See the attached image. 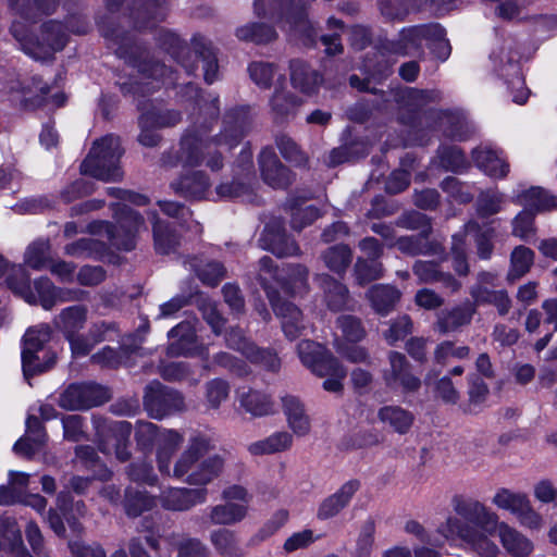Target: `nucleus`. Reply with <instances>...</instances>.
Wrapping results in <instances>:
<instances>
[{"instance_id":"f257e3e1","label":"nucleus","mask_w":557,"mask_h":557,"mask_svg":"<svg viewBox=\"0 0 557 557\" xmlns=\"http://www.w3.org/2000/svg\"><path fill=\"white\" fill-rule=\"evenodd\" d=\"M451 506L459 517L448 515L437 528V533L445 540H460L475 557H499L500 548L492 539L496 533L510 557H529L532 554V541L507 522L500 521L499 516L482 502L456 495Z\"/></svg>"},{"instance_id":"f03ea898","label":"nucleus","mask_w":557,"mask_h":557,"mask_svg":"<svg viewBox=\"0 0 557 557\" xmlns=\"http://www.w3.org/2000/svg\"><path fill=\"white\" fill-rule=\"evenodd\" d=\"M9 7L16 15L11 33L26 54L35 60L46 61L63 49L66 34L59 22H47L42 24L38 34H29L30 20L36 17L37 13L49 14L55 7V0H9Z\"/></svg>"},{"instance_id":"7ed1b4c3","label":"nucleus","mask_w":557,"mask_h":557,"mask_svg":"<svg viewBox=\"0 0 557 557\" xmlns=\"http://www.w3.org/2000/svg\"><path fill=\"white\" fill-rule=\"evenodd\" d=\"M308 271L301 265L288 270L283 276L273 265L270 257L260 259L259 280L264 287L275 314L281 319L282 329L286 337L295 339L298 337L306 324L300 310L293 304L281 300L277 287L286 293L300 294L306 289Z\"/></svg>"},{"instance_id":"20e7f679","label":"nucleus","mask_w":557,"mask_h":557,"mask_svg":"<svg viewBox=\"0 0 557 557\" xmlns=\"http://www.w3.org/2000/svg\"><path fill=\"white\" fill-rule=\"evenodd\" d=\"M211 123L195 122L181 140L177 163L183 168H195L206 163L212 171L223 165L222 150L231 149L239 141L242 134L238 129L225 131L219 139L209 137Z\"/></svg>"},{"instance_id":"39448f33","label":"nucleus","mask_w":557,"mask_h":557,"mask_svg":"<svg viewBox=\"0 0 557 557\" xmlns=\"http://www.w3.org/2000/svg\"><path fill=\"white\" fill-rule=\"evenodd\" d=\"M212 448L211 441L203 435L193 436L175 461L171 476L183 479L185 483L205 486L222 472L224 460L219 455H206Z\"/></svg>"},{"instance_id":"423d86ee","label":"nucleus","mask_w":557,"mask_h":557,"mask_svg":"<svg viewBox=\"0 0 557 557\" xmlns=\"http://www.w3.org/2000/svg\"><path fill=\"white\" fill-rule=\"evenodd\" d=\"M8 287L18 297L28 304H37L49 310L59 302L78 300L83 292L78 289L58 288L48 277H40L34 282L21 264L13 265L7 277Z\"/></svg>"},{"instance_id":"0eeeda50","label":"nucleus","mask_w":557,"mask_h":557,"mask_svg":"<svg viewBox=\"0 0 557 557\" xmlns=\"http://www.w3.org/2000/svg\"><path fill=\"white\" fill-rule=\"evenodd\" d=\"M305 0H256L255 12L277 23L289 25V32L306 37L305 44L313 41L314 28L305 13Z\"/></svg>"},{"instance_id":"6e6552de","label":"nucleus","mask_w":557,"mask_h":557,"mask_svg":"<svg viewBox=\"0 0 557 557\" xmlns=\"http://www.w3.org/2000/svg\"><path fill=\"white\" fill-rule=\"evenodd\" d=\"M298 356L305 367L318 376H326L323 388L326 392L339 393L346 370L322 345L304 341L298 345Z\"/></svg>"},{"instance_id":"1a4fd4ad","label":"nucleus","mask_w":557,"mask_h":557,"mask_svg":"<svg viewBox=\"0 0 557 557\" xmlns=\"http://www.w3.org/2000/svg\"><path fill=\"white\" fill-rule=\"evenodd\" d=\"M122 156L120 139L107 135L95 141L90 152L81 165L82 173L101 181L122 177L119 160Z\"/></svg>"},{"instance_id":"9d476101","label":"nucleus","mask_w":557,"mask_h":557,"mask_svg":"<svg viewBox=\"0 0 557 557\" xmlns=\"http://www.w3.org/2000/svg\"><path fill=\"white\" fill-rule=\"evenodd\" d=\"M50 336V327L44 324L26 331L22 346V369L26 379L42 373L54 366L57 355L47 346Z\"/></svg>"},{"instance_id":"9b49d317","label":"nucleus","mask_w":557,"mask_h":557,"mask_svg":"<svg viewBox=\"0 0 557 557\" xmlns=\"http://www.w3.org/2000/svg\"><path fill=\"white\" fill-rule=\"evenodd\" d=\"M115 219L116 226L109 222H96L91 225V232L106 235L108 240L119 249L131 250L135 246V233L144 225V220L126 205H119Z\"/></svg>"},{"instance_id":"f8f14e48","label":"nucleus","mask_w":557,"mask_h":557,"mask_svg":"<svg viewBox=\"0 0 557 557\" xmlns=\"http://www.w3.org/2000/svg\"><path fill=\"white\" fill-rule=\"evenodd\" d=\"M136 437L138 443L146 445L157 440V463L161 473L170 474V466L174 453L183 443V436L173 430H165L158 433L156 424L140 422L137 425Z\"/></svg>"},{"instance_id":"ddd939ff","label":"nucleus","mask_w":557,"mask_h":557,"mask_svg":"<svg viewBox=\"0 0 557 557\" xmlns=\"http://www.w3.org/2000/svg\"><path fill=\"white\" fill-rule=\"evenodd\" d=\"M108 399V392L95 383L70 385L60 396L59 404L67 410H81L99 406Z\"/></svg>"},{"instance_id":"4468645a","label":"nucleus","mask_w":557,"mask_h":557,"mask_svg":"<svg viewBox=\"0 0 557 557\" xmlns=\"http://www.w3.org/2000/svg\"><path fill=\"white\" fill-rule=\"evenodd\" d=\"M144 405L149 414L154 419H162L170 412L184 408L181 394L165 389L159 382H151L147 385Z\"/></svg>"},{"instance_id":"2eb2a0df","label":"nucleus","mask_w":557,"mask_h":557,"mask_svg":"<svg viewBox=\"0 0 557 557\" xmlns=\"http://www.w3.org/2000/svg\"><path fill=\"white\" fill-rule=\"evenodd\" d=\"M98 434L102 437L101 450L110 454L114 449L119 460H127L129 453L127 449V441L132 432V425L127 421H114L110 424H103L97 428Z\"/></svg>"},{"instance_id":"dca6fc26","label":"nucleus","mask_w":557,"mask_h":557,"mask_svg":"<svg viewBox=\"0 0 557 557\" xmlns=\"http://www.w3.org/2000/svg\"><path fill=\"white\" fill-rule=\"evenodd\" d=\"M389 370L384 373L386 385L392 388H400L405 393H411L419 389L421 381L411 373L410 364L404 355L399 352L389 354Z\"/></svg>"},{"instance_id":"f3484780","label":"nucleus","mask_w":557,"mask_h":557,"mask_svg":"<svg viewBox=\"0 0 557 557\" xmlns=\"http://www.w3.org/2000/svg\"><path fill=\"white\" fill-rule=\"evenodd\" d=\"M282 411L293 437H305L311 432V418L305 404L294 395H284L281 398Z\"/></svg>"},{"instance_id":"a211bd4d","label":"nucleus","mask_w":557,"mask_h":557,"mask_svg":"<svg viewBox=\"0 0 557 557\" xmlns=\"http://www.w3.org/2000/svg\"><path fill=\"white\" fill-rule=\"evenodd\" d=\"M227 345L240 351L252 362L262 364L264 368L275 371L280 368V359L270 350H261L250 343L246 337L243 336L239 330L232 329L227 332L226 336Z\"/></svg>"},{"instance_id":"6ab92c4d","label":"nucleus","mask_w":557,"mask_h":557,"mask_svg":"<svg viewBox=\"0 0 557 557\" xmlns=\"http://www.w3.org/2000/svg\"><path fill=\"white\" fill-rule=\"evenodd\" d=\"M162 507L166 510H188L207 500L206 488L171 487L162 492L160 496Z\"/></svg>"},{"instance_id":"aec40b11","label":"nucleus","mask_w":557,"mask_h":557,"mask_svg":"<svg viewBox=\"0 0 557 557\" xmlns=\"http://www.w3.org/2000/svg\"><path fill=\"white\" fill-rule=\"evenodd\" d=\"M472 158L475 165L493 178H503L509 172V164L500 151L488 147L473 150Z\"/></svg>"},{"instance_id":"412c9836","label":"nucleus","mask_w":557,"mask_h":557,"mask_svg":"<svg viewBox=\"0 0 557 557\" xmlns=\"http://www.w3.org/2000/svg\"><path fill=\"white\" fill-rule=\"evenodd\" d=\"M442 27L438 25H421L404 28L399 34V40L395 51L403 54L411 53L418 50L423 41H428L431 36H441Z\"/></svg>"},{"instance_id":"4be33fe9","label":"nucleus","mask_w":557,"mask_h":557,"mask_svg":"<svg viewBox=\"0 0 557 557\" xmlns=\"http://www.w3.org/2000/svg\"><path fill=\"white\" fill-rule=\"evenodd\" d=\"M359 488L360 482L358 480H349L345 482L334 494L321 503L318 510V517L321 519H327L336 516L350 503Z\"/></svg>"},{"instance_id":"5701e85b","label":"nucleus","mask_w":557,"mask_h":557,"mask_svg":"<svg viewBox=\"0 0 557 557\" xmlns=\"http://www.w3.org/2000/svg\"><path fill=\"white\" fill-rule=\"evenodd\" d=\"M259 162L262 177L270 186L281 188L290 183L288 170L280 163L273 150L263 149Z\"/></svg>"},{"instance_id":"b1692460","label":"nucleus","mask_w":557,"mask_h":557,"mask_svg":"<svg viewBox=\"0 0 557 557\" xmlns=\"http://www.w3.org/2000/svg\"><path fill=\"white\" fill-rule=\"evenodd\" d=\"M294 438L292 433L285 430L276 431L269 436L255 441L247 446L251 456H264L281 454L293 447Z\"/></svg>"},{"instance_id":"393cba45","label":"nucleus","mask_w":557,"mask_h":557,"mask_svg":"<svg viewBox=\"0 0 557 557\" xmlns=\"http://www.w3.org/2000/svg\"><path fill=\"white\" fill-rule=\"evenodd\" d=\"M169 337L172 339L170 345V352L172 355H196L201 354L202 348L199 349L195 345L196 329L190 322H182L169 332Z\"/></svg>"},{"instance_id":"a878e982","label":"nucleus","mask_w":557,"mask_h":557,"mask_svg":"<svg viewBox=\"0 0 557 557\" xmlns=\"http://www.w3.org/2000/svg\"><path fill=\"white\" fill-rule=\"evenodd\" d=\"M377 418L381 423L398 434H406L414 422V414L395 405L383 406L377 411Z\"/></svg>"},{"instance_id":"bb28decb","label":"nucleus","mask_w":557,"mask_h":557,"mask_svg":"<svg viewBox=\"0 0 557 557\" xmlns=\"http://www.w3.org/2000/svg\"><path fill=\"white\" fill-rule=\"evenodd\" d=\"M260 242L262 248L272 251L278 257L294 256L298 252L296 243L280 227L267 225Z\"/></svg>"},{"instance_id":"cd10ccee","label":"nucleus","mask_w":557,"mask_h":557,"mask_svg":"<svg viewBox=\"0 0 557 557\" xmlns=\"http://www.w3.org/2000/svg\"><path fill=\"white\" fill-rule=\"evenodd\" d=\"M46 433L36 418L27 420V434L13 446L15 454L30 457L40 451L46 443Z\"/></svg>"},{"instance_id":"c85d7f7f","label":"nucleus","mask_w":557,"mask_h":557,"mask_svg":"<svg viewBox=\"0 0 557 557\" xmlns=\"http://www.w3.org/2000/svg\"><path fill=\"white\" fill-rule=\"evenodd\" d=\"M180 120L181 115L176 111H166L164 113L158 114L157 116L150 113L143 114L139 121L143 127L139 135L140 144L147 147H153L159 143V136L154 132L147 129V126H172L175 125Z\"/></svg>"},{"instance_id":"c756f323","label":"nucleus","mask_w":557,"mask_h":557,"mask_svg":"<svg viewBox=\"0 0 557 557\" xmlns=\"http://www.w3.org/2000/svg\"><path fill=\"white\" fill-rule=\"evenodd\" d=\"M209 185L208 177L201 171H195L181 176L172 187L186 198L201 199L206 197Z\"/></svg>"},{"instance_id":"7c9ffc66","label":"nucleus","mask_w":557,"mask_h":557,"mask_svg":"<svg viewBox=\"0 0 557 557\" xmlns=\"http://www.w3.org/2000/svg\"><path fill=\"white\" fill-rule=\"evenodd\" d=\"M499 66L500 75L506 77L508 87L511 89L513 102L518 104L525 103L529 90L524 86V79L518 63L508 59L507 63L503 64V58H500Z\"/></svg>"},{"instance_id":"2f4dec72","label":"nucleus","mask_w":557,"mask_h":557,"mask_svg":"<svg viewBox=\"0 0 557 557\" xmlns=\"http://www.w3.org/2000/svg\"><path fill=\"white\" fill-rule=\"evenodd\" d=\"M290 79L294 88L308 95L315 91L321 82L318 73L300 60L290 63Z\"/></svg>"},{"instance_id":"473e14b6","label":"nucleus","mask_w":557,"mask_h":557,"mask_svg":"<svg viewBox=\"0 0 557 557\" xmlns=\"http://www.w3.org/2000/svg\"><path fill=\"white\" fill-rule=\"evenodd\" d=\"M248 513L247 505L225 502L210 509V521L219 525H233L243 521Z\"/></svg>"},{"instance_id":"72a5a7b5","label":"nucleus","mask_w":557,"mask_h":557,"mask_svg":"<svg viewBox=\"0 0 557 557\" xmlns=\"http://www.w3.org/2000/svg\"><path fill=\"white\" fill-rule=\"evenodd\" d=\"M517 202L528 211H544L557 207V198L540 187H531L517 196Z\"/></svg>"},{"instance_id":"f704fd0d","label":"nucleus","mask_w":557,"mask_h":557,"mask_svg":"<svg viewBox=\"0 0 557 557\" xmlns=\"http://www.w3.org/2000/svg\"><path fill=\"white\" fill-rule=\"evenodd\" d=\"M87 310L82 306H72L65 308L55 318L54 323L60 329L66 338L75 336L86 322Z\"/></svg>"},{"instance_id":"c9c22d12","label":"nucleus","mask_w":557,"mask_h":557,"mask_svg":"<svg viewBox=\"0 0 557 557\" xmlns=\"http://www.w3.org/2000/svg\"><path fill=\"white\" fill-rule=\"evenodd\" d=\"M239 404L253 417H264L274 412V404L270 396L258 391L242 393Z\"/></svg>"},{"instance_id":"e433bc0d","label":"nucleus","mask_w":557,"mask_h":557,"mask_svg":"<svg viewBox=\"0 0 557 557\" xmlns=\"http://www.w3.org/2000/svg\"><path fill=\"white\" fill-rule=\"evenodd\" d=\"M111 327L109 325L96 324L90 330L88 337L76 335L69 337L67 341L70 342L72 354L75 357L87 355L97 343L109 339L107 333H109Z\"/></svg>"},{"instance_id":"4c0bfd02","label":"nucleus","mask_w":557,"mask_h":557,"mask_svg":"<svg viewBox=\"0 0 557 557\" xmlns=\"http://www.w3.org/2000/svg\"><path fill=\"white\" fill-rule=\"evenodd\" d=\"M368 298L377 313L386 314L399 300L400 292L389 285H375L368 292Z\"/></svg>"},{"instance_id":"58836bf2","label":"nucleus","mask_w":557,"mask_h":557,"mask_svg":"<svg viewBox=\"0 0 557 557\" xmlns=\"http://www.w3.org/2000/svg\"><path fill=\"white\" fill-rule=\"evenodd\" d=\"M319 281L324 289L325 300L330 309L339 310L347 305L348 290L343 284L332 280L329 275L319 276Z\"/></svg>"},{"instance_id":"ea45409f","label":"nucleus","mask_w":557,"mask_h":557,"mask_svg":"<svg viewBox=\"0 0 557 557\" xmlns=\"http://www.w3.org/2000/svg\"><path fill=\"white\" fill-rule=\"evenodd\" d=\"M473 308L470 305H465L454 310L442 313L438 317L437 329L441 333H448L457 330L458 327L468 324L473 315Z\"/></svg>"},{"instance_id":"a19ab883","label":"nucleus","mask_w":557,"mask_h":557,"mask_svg":"<svg viewBox=\"0 0 557 557\" xmlns=\"http://www.w3.org/2000/svg\"><path fill=\"white\" fill-rule=\"evenodd\" d=\"M270 103L275 119L283 120L296 113L301 100L288 91L276 89Z\"/></svg>"},{"instance_id":"79ce46f5","label":"nucleus","mask_w":557,"mask_h":557,"mask_svg":"<svg viewBox=\"0 0 557 557\" xmlns=\"http://www.w3.org/2000/svg\"><path fill=\"white\" fill-rule=\"evenodd\" d=\"M528 499L529 497L524 493L500 487L493 495L492 504L498 509L509 511L511 515L516 516Z\"/></svg>"},{"instance_id":"37998d69","label":"nucleus","mask_w":557,"mask_h":557,"mask_svg":"<svg viewBox=\"0 0 557 557\" xmlns=\"http://www.w3.org/2000/svg\"><path fill=\"white\" fill-rule=\"evenodd\" d=\"M166 541L177 548L178 557H208L209 555L207 547L197 539L173 533L166 537Z\"/></svg>"},{"instance_id":"c03bdc74","label":"nucleus","mask_w":557,"mask_h":557,"mask_svg":"<svg viewBox=\"0 0 557 557\" xmlns=\"http://www.w3.org/2000/svg\"><path fill=\"white\" fill-rule=\"evenodd\" d=\"M236 37L240 40L265 44L276 38V32L263 23H250L238 27Z\"/></svg>"},{"instance_id":"a18cd8bd","label":"nucleus","mask_w":557,"mask_h":557,"mask_svg":"<svg viewBox=\"0 0 557 557\" xmlns=\"http://www.w3.org/2000/svg\"><path fill=\"white\" fill-rule=\"evenodd\" d=\"M51 248L47 240H38L30 244L24 255V262L34 270L48 267L51 261Z\"/></svg>"},{"instance_id":"49530a36","label":"nucleus","mask_w":557,"mask_h":557,"mask_svg":"<svg viewBox=\"0 0 557 557\" xmlns=\"http://www.w3.org/2000/svg\"><path fill=\"white\" fill-rule=\"evenodd\" d=\"M534 262V252L525 246H517L510 256L509 277L515 280L524 275Z\"/></svg>"},{"instance_id":"de8ad7c7","label":"nucleus","mask_w":557,"mask_h":557,"mask_svg":"<svg viewBox=\"0 0 557 557\" xmlns=\"http://www.w3.org/2000/svg\"><path fill=\"white\" fill-rule=\"evenodd\" d=\"M463 238L468 235L474 237L478 247V255L482 259H488L492 255L493 245L492 238L494 231L492 227H486L484 231H480L479 226L474 222H470L466 225L465 233H461Z\"/></svg>"},{"instance_id":"09e8293b","label":"nucleus","mask_w":557,"mask_h":557,"mask_svg":"<svg viewBox=\"0 0 557 557\" xmlns=\"http://www.w3.org/2000/svg\"><path fill=\"white\" fill-rule=\"evenodd\" d=\"M190 269L195 270L198 277L207 285H216L224 275V268L215 261H208L203 264L202 260L194 259L190 262Z\"/></svg>"},{"instance_id":"8fccbe9b","label":"nucleus","mask_w":557,"mask_h":557,"mask_svg":"<svg viewBox=\"0 0 557 557\" xmlns=\"http://www.w3.org/2000/svg\"><path fill=\"white\" fill-rule=\"evenodd\" d=\"M156 506V499L146 493L136 492L132 493L131 490L126 491L124 508L129 517H138L145 511L151 510Z\"/></svg>"},{"instance_id":"3c124183","label":"nucleus","mask_w":557,"mask_h":557,"mask_svg":"<svg viewBox=\"0 0 557 557\" xmlns=\"http://www.w3.org/2000/svg\"><path fill=\"white\" fill-rule=\"evenodd\" d=\"M149 218L153 222V236L156 249L160 253H169L177 245L176 236L169 231L168 226L156 220V213H151Z\"/></svg>"},{"instance_id":"603ef678","label":"nucleus","mask_w":557,"mask_h":557,"mask_svg":"<svg viewBox=\"0 0 557 557\" xmlns=\"http://www.w3.org/2000/svg\"><path fill=\"white\" fill-rule=\"evenodd\" d=\"M472 296L476 302L494 304L500 314H505L509 310L510 300L505 290H488L485 287L479 286L473 289Z\"/></svg>"},{"instance_id":"864d4df0","label":"nucleus","mask_w":557,"mask_h":557,"mask_svg":"<svg viewBox=\"0 0 557 557\" xmlns=\"http://www.w3.org/2000/svg\"><path fill=\"white\" fill-rule=\"evenodd\" d=\"M248 71L251 79L261 88H269L275 76H282V74L277 73V69L273 63L262 61L252 62Z\"/></svg>"},{"instance_id":"5fc2aeb1","label":"nucleus","mask_w":557,"mask_h":557,"mask_svg":"<svg viewBox=\"0 0 557 557\" xmlns=\"http://www.w3.org/2000/svg\"><path fill=\"white\" fill-rule=\"evenodd\" d=\"M323 260L330 270L339 273L349 265L351 252L347 246H334L324 253Z\"/></svg>"},{"instance_id":"6e6d98bb","label":"nucleus","mask_w":557,"mask_h":557,"mask_svg":"<svg viewBox=\"0 0 557 557\" xmlns=\"http://www.w3.org/2000/svg\"><path fill=\"white\" fill-rule=\"evenodd\" d=\"M76 458L79 463L86 468L92 469L95 475L99 480H107L110 478L111 472L98 461V456L95 449L90 446H81L76 449Z\"/></svg>"},{"instance_id":"4d7b16f0","label":"nucleus","mask_w":557,"mask_h":557,"mask_svg":"<svg viewBox=\"0 0 557 557\" xmlns=\"http://www.w3.org/2000/svg\"><path fill=\"white\" fill-rule=\"evenodd\" d=\"M535 234L534 213L522 210L512 220V235L521 240H530L535 237Z\"/></svg>"},{"instance_id":"13d9d810","label":"nucleus","mask_w":557,"mask_h":557,"mask_svg":"<svg viewBox=\"0 0 557 557\" xmlns=\"http://www.w3.org/2000/svg\"><path fill=\"white\" fill-rule=\"evenodd\" d=\"M210 541L214 548L225 557H231L236 553V536L231 530H214L210 535Z\"/></svg>"},{"instance_id":"bf43d9fd","label":"nucleus","mask_w":557,"mask_h":557,"mask_svg":"<svg viewBox=\"0 0 557 557\" xmlns=\"http://www.w3.org/2000/svg\"><path fill=\"white\" fill-rule=\"evenodd\" d=\"M338 327L342 332V339L335 342L356 343L363 338L364 331L360 321L350 315H344L338 319Z\"/></svg>"},{"instance_id":"052dcab7","label":"nucleus","mask_w":557,"mask_h":557,"mask_svg":"<svg viewBox=\"0 0 557 557\" xmlns=\"http://www.w3.org/2000/svg\"><path fill=\"white\" fill-rule=\"evenodd\" d=\"M356 280L359 285H364L371 281L377 280L383 274L381 263L376 260L358 259L355 267Z\"/></svg>"},{"instance_id":"680f3d73","label":"nucleus","mask_w":557,"mask_h":557,"mask_svg":"<svg viewBox=\"0 0 557 557\" xmlns=\"http://www.w3.org/2000/svg\"><path fill=\"white\" fill-rule=\"evenodd\" d=\"M10 548L16 557H30V555L24 549L21 540V533L15 525V522H9L5 525L3 534V542L0 541V548Z\"/></svg>"},{"instance_id":"e2e57ef3","label":"nucleus","mask_w":557,"mask_h":557,"mask_svg":"<svg viewBox=\"0 0 557 557\" xmlns=\"http://www.w3.org/2000/svg\"><path fill=\"white\" fill-rule=\"evenodd\" d=\"M103 245L92 238H82L65 247V252L73 257H96L102 251Z\"/></svg>"},{"instance_id":"0e129e2a","label":"nucleus","mask_w":557,"mask_h":557,"mask_svg":"<svg viewBox=\"0 0 557 557\" xmlns=\"http://www.w3.org/2000/svg\"><path fill=\"white\" fill-rule=\"evenodd\" d=\"M469 355V348L467 346L456 347L450 342H444L440 344L435 350V360L437 363L445 366L451 359H463Z\"/></svg>"},{"instance_id":"69168bd1","label":"nucleus","mask_w":557,"mask_h":557,"mask_svg":"<svg viewBox=\"0 0 557 557\" xmlns=\"http://www.w3.org/2000/svg\"><path fill=\"white\" fill-rule=\"evenodd\" d=\"M228 385L222 380H213L207 384L206 398L208 407L218 409L228 396Z\"/></svg>"},{"instance_id":"338daca9","label":"nucleus","mask_w":557,"mask_h":557,"mask_svg":"<svg viewBox=\"0 0 557 557\" xmlns=\"http://www.w3.org/2000/svg\"><path fill=\"white\" fill-rule=\"evenodd\" d=\"M515 517L522 527L530 530H540L544 524L542 515L533 508L530 499L523 504Z\"/></svg>"},{"instance_id":"774afa93","label":"nucleus","mask_w":557,"mask_h":557,"mask_svg":"<svg viewBox=\"0 0 557 557\" xmlns=\"http://www.w3.org/2000/svg\"><path fill=\"white\" fill-rule=\"evenodd\" d=\"M127 473L129 479L135 482H144L152 485L157 481L152 466L145 460L138 459L132 462Z\"/></svg>"}]
</instances>
